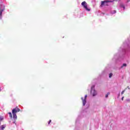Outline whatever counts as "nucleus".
I'll return each instance as SVG.
<instances>
[{"label": "nucleus", "mask_w": 130, "mask_h": 130, "mask_svg": "<svg viewBox=\"0 0 130 130\" xmlns=\"http://www.w3.org/2000/svg\"><path fill=\"white\" fill-rule=\"evenodd\" d=\"M4 117L1 116L0 117V121H2V120H4Z\"/></svg>", "instance_id": "11"}, {"label": "nucleus", "mask_w": 130, "mask_h": 130, "mask_svg": "<svg viewBox=\"0 0 130 130\" xmlns=\"http://www.w3.org/2000/svg\"><path fill=\"white\" fill-rule=\"evenodd\" d=\"M16 114L17 112H20V109H19L18 107H16L12 110V113Z\"/></svg>", "instance_id": "6"}, {"label": "nucleus", "mask_w": 130, "mask_h": 130, "mask_svg": "<svg viewBox=\"0 0 130 130\" xmlns=\"http://www.w3.org/2000/svg\"><path fill=\"white\" fill-rule=\"evenodd\" d=\"M93 88H95V86H92L91 87V94H92V96H96V95H97V92H96V90H95V89L93 90Z\"/></svg>", "instance_id": "5"}, {"label": "nucleus", "mask_w": 130, "mask_h": 130, "mask_svg": "<svg viewBox=\"0 0 130 130\" xmlns=\"http://www.w3.org/2000/svg\"><path fill=\"white\" fill-rule=\"evenodd\" d=\"M115 13H116V11H114V14H115Z\"/></svg>", "instance_id": "18"}, {"label": "nucleus", "mask_w": 130, "mask_h": 130, "mask_svg": "<svg viewBox=\"0 0 130 130\" xmlns=\"http://www.w3.org/2000/svg\"><path fill=\"white\" fill-rule=\"evenodd\" d=\"M0 92H2V89L0 87Z\"/></svg>", "instance_id": "19"}, {"label": "nucleus", "mask_w": 130, "mask_h": 130, "mask_svg": "<svg viewBox=\"0 0 130 130\" xmlns=\"http://www.w3.org/2000/svg\"><path fill=\"white\" fill-rule=\"evenodd\" d=\"M81 100H82L83 106H85L86 105V103H87V95H85L84 98H81Z\"/></svg>", "instance_id": "3"}, {"label": "nucleus", "mask_w": 130, "mask_h": 130, "mask_svg": "<svg viewBox=\"0 0 130 130\" xmlns=\"http://www.w3.org/2000/svg\"><path fill=\"white\" fill-rule=\"evenodd\" d=\"M120 7L123 8V10H125V7H124V5H123L122 4L120 5Z\"/></svg>", "instance_id": "9"}, {"label": "nucleus", "mask_w": 130, "mask_h": 130, "mask_svg": "<svg viewBox=\"0 0 130 130\" xmlns=\"http://www.w3.org/2000/svg\"><path fill=\"white\" fill-rule=\"evenodd\" d=\"M7 127V125H2L0 126V130H4Z\"/></svg>", "instance_id": "7"}, {"label": "nucleus", "mask_w": 130, "mask_h": 130, "mask_svg": "<svg viewBox=\"0 0 130 130\" xmlns=\"http://www.w3.org/2000/svg\"><path fill=\"white\" fill-rule=\"evenodd\" d=\"M109 94H110V93L108 92L107 94L106 95V98H107L108 97V95H109Z\"/></svg>", "instance_id": "12"}, {"label": "nucleus", "mask_w": 130, "mask_h": 130, "mask_svg": "<svg viewBox=\"0 0 130 130\" xmlns=\"http://www.w3.org/2000/svg\"><path fill=\"white\" fill-rule=\"evenodd\" d=\"M123 98H124V96H123V97L122 98V101H123Z\"/></svg>", "instance_id": "17"}, {"label": "nucleus", "mask_w": 130, "mask_h": 130, "mask_svg": "<svg viewBox=\"0 0 130 130\" xmlns=\"http://www.w3.org/2000/svg\"><path fill=\"white\" fill-rule=\"evenodd\" d=\"M5 11V6L1 5L0 6V17L3 16V11Z\"/></svg>", "instance_id": "4"}, {"label": "nucleus", "mask_w": 130, "mask_h": 130, "mask_svg": "<svg viewBox=\"0 0 130 130\" xmlns=\"http://www.w3.org/2000/svg\"><path fill=\"white\" fill-rule=\"evenodd\" d=\"M13 114V119H15V120H16L17 119V114H15V113H14L13 111V113H12Z\"/></svg>", "instance_id": "8"}, {"label": "nucleus", "mask_w": 130, "mask_h": 130, "mask_svg": "<svg viewBox=\"0 0 130 130\" xmlns=\"http://www.w3.org/2000/svg\"><path fill=\"white\" fill-rule=\"evenodd\" d=\"M123 67H126V64L125 63H123L121 68H123Z\"/></svg>", "instance_id": "13"}, {"label": "nucleus", "mask_w": 130, "mask_h": 130, "mask_svg": "<svg viewBox=\"0 0 130 130\" xmlns=\"http://www.w3.org/2000/svg\"><path fill=\"white\" fill-rule=\"evenodd\" d=\"M8 113H9V114L10 117L11 118H12L13 117V115H12V113L9 112Z\"/></svg>", "instance_id": "10"}, {"label": "nucleus", "mask_w": 130, "mask_h": 130, "mask_svg": "<svg viewBox=\"0 0 130 130\" xmlns=\"http://www.w3.org/2000/svg\"><path fill=\"white\" fill-rule=\"evenodd\" d=\"M0 124H1V122H0Z\"/></svg>", "instance_id": "20"}, {"label": "nucleus", "mask_w": 130, "mask_h": 130, "mask_svg": "<svg viewBox=\"0 0 130 130\" xmlns=\"http://www.w3.org/2000/svg\"><path fill=\"white\" fill-rule=\"evenodd\" d=\"M50 122H51V120H50L49 121L48 124H50Z\"/></svg>", "instance_id": "16"}, {"label": "nucleus", "mask_w": 130, "mask_h": 130, "mask_svg": "<svg viewBox=\"0 0 130 130\" xmlns=\"http://www.w3.org/2000/svg\"><path fill=\"white\" fill-rule=\"evenodd\" d=\"M108 3H109V1H102L100 7L102 8V7H104V6H108Z\"/></svg>", "instance_id": "2"}, {"label": "nucleus", "mask_w": 130, "mask_h": 130, "mask_svg": "<svg viewBox=\"0 0 130 130\" xmlns=\"http://www.w3.org/2000/svg\"><path fill=\"white\" fill-rule=\"evenodd\" d=\"M124 90H123L122 92H121V95H123V94H124Z\"/></svg>", "instance_id": "15"}, {"label": "nucleus", "mask_w": 130, "mask_h": 130, "mask_svg": "<svg viewBox=\"0 0 130 130\" xmlns=\"http://www.w3.org/2000/svg\"><path fill=\"white\" fill-rule=\"evenodd\" d=\"M82 6L84 7V8L88 12H90L91 11V9L88 8V6L87 5V3L86 2H83L81 3Z\"/></svg>", "instance_id": "1"}, {"label": "nucleus", "mask_w": 130, "mask_h": 130, "mask_svg": "<svg viewBox=\"0 0 130 130\" xmlns=\"http://www.w3.org/2000/svg\"><path fill=\"white\" fill-rule=\"evenodd\" d=\"M109 78H111L112 77V73H110L109 75Z\"/></svg>", "instance_id": "14"}]
</instances>
